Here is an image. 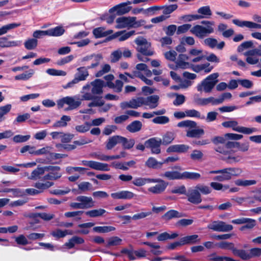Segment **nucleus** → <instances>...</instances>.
Returning <instances> with one entry per match:
<instances>
[{
    "mask_svg": "<svg viewBox=\"0 0 261 261\" xmlns=\"http://www.w3.org/2000/svg\"><path fill=\"white\" fill-rule=\"evenodd\" d=\"M51 235L57 238H61L65 237L68 234H72V231L69 230H62L61 229H57L51 233Z\"/></svg>",
    "mask_w": 261,
    "mask_h": 261,
    "instance_id": "49",
    "label": "nucleus"
},
{
    "mask_svg": "<svg viewBox=\"0 0 261 261\" xmlns=\"http://www.w3.org/2000/svg\"><path fill=\"white\" fill-rule=\"evenodd\" d=\"M246 222L244 223V225L240 228V230L243 231L246 229H251L253 228L256 225V221L255 220L246 218Z\"/></svg>",
    "mask_w": 261,
    "mask_h": 261,
    "instance_id": "58",
    "label": "nucleus"
},
{
    "mask_svg": "<svg viewBox=\"0 0 261 261\" xmlns=\"http://www.w3.org/2000/svg\"><path fill=\"white\" fill-rule=\"evenodd\" d=\"M71 120V117L69 116L63 115L60 120L56 122L53 125L54 128L63 127L67 125V122Z\"/></svg>",
    "mask_w": 261,
    "mask_h": 261,
    "instance_id": "37",
    "label": "nucleus"
},
{
    "mask_svg": "<svg viewBox=\"0 0 261 261\" xmlns=\"http://www.w3.org/2000/svg\"><path fill=\"white\" fill-rule=\"evenodd\" d=\"M189 54L190 59L194 57L191 59V61L194 63L200 62L205 57L203 50L200 49L192 48L189 50Z\"/></svg>",
    "mask_w": 261,
    "mask_h": 261,
    "instance_id": "18",
    "label": "nucleus"
},
{
    "mask_svg": "<svg viewBox=\"0 0 261 261\" xmlns=\"http://www.w3.org/2000/svg\"><path fill=\"white\" fill-rule=\"evenodd\" d=\"M232 22L239 27H246L250 29H256V22L250 21H242L238 19L232 20Z\"/></svg>",
    "mask_w": 261,
    "mask_h": 261,
    "instance_id": "29",
    "label": "nucleus"
},
{
    "mask_svg": "<svg viewBox=\"0 0 261 261\" xmlns=\"http://www.w3.org/2000/svg\"><path fill=\"white\" fill-rule=\"evenodd\" d=\"M134 34L135 31H131L128 32H118L116 33L114 36L118 37V39L119 41H123Z\"/></svg>",
    "mask_w": 261,
    "mask_h": 261,
    "instance_id": "43",
    "label": "nucleus"
},
{
    "mask_svg": "<svg viewBox=\"0 0 261 261\" xmlns=\"http://www.w3.org/2000/svg\"><path fill=\"white\" fill-rule=\"evenodd\" d=\"M84 243V240L83 238L74 236L70 239L68 242L66 243L64 246H66L69 249H71L73 248L75 244H81Z\"/></svg>",
    "mask_w": 261,
    "mask_h": 261,
    "instance_id": "35",
    "label": "nucleus"
},
{
    "mask_svg": "<svg viewBox=\"0 0 261 261\" xmlns=\"http://www.w3.org/2000/svg\"><path fill=\"white\" fill-rule=\"evenodd\" d=\"M186 116L190 117H196L200 119H205V116L201 115L200 113L196 110H188L186 111Z\"/></svg>",
    "mask_w": 261,
    "mask_h": 261,
    "instance_id": "52",
    "label": "nucleus"
},
{
    "mask_svg": "<svg viewBox=\"0 0 261 261\" xmlns=\"http://www.w3.org/2000/svg\"><path fill=\"white\" fill-rule=\"evenodd\" d=\"M21 25L20 23H12L0 28V36L6 34L9 31L14 29Z\"/></svg>",
    "mask_w": 261,
    "mask_h": 261,
    "instance_id": "42",
    "label": "nucleus"
},
{
    "mask_svg": "<svg viewBox=\"0 0 261 261\" xmlns=\"http://www.w3.org/2000/svg\"><path fill=\"white\" fill-rule=\"evenodd\" d=\"M222 125L224 127L231 128L234 131L237 132L240 126L238 125V123L234 120L223 122Z\"/></svg>",
    "mask_w": 261,
    "mask_h": 261,
    "instance_id": "53",
    "label": "nucleus"
},
{
    "mask_svg": "<svg viewBox=\"0 0 261 261\" xmlns=\"http://www.w3.org/2000/svg\"><path fill=\"white\" fill-rule=\"evenodd\" d=\"M161 144V139L157 138H150L145 142L146 147L149 148L153 154H159L161 152L160 146Z\"/></svg>",
    "mask_w": 261,
    "mask_h": 261,
    "instance_id": "13",
    "label": "nucleus"
},
{
    "mask_svg": "<svg viewBox=\"0 0 261 261\" xmlns=\"http://www.w3.org/2000/svg\"><path fill=\"white\" fill-rule=\"evenodd\" d=\"M90 127V122H86L83 124L76 125L75 127V129L79 133H84L89 131Z\"/></svg>",
    "mask_w": 261,
    "mask_h": 261,
    "instance_id": "57",
    "label": "nucleus"
},
{
    "mask_svg": "<svg viewBox=\"0 0 261 261\" xmlns=\"http://www.w3.org/2000/svg\"><path fill=\"white\" fill-rule=\"evenodd\" d=\"M94 231L98 233H107L115 230L112 226H95L93 228Z\"/></svg>",
    "mask_w": 261,
    "mask_h": 261,
    "instance_id": "48",
    "label": "nucleus"
},
{
    "mask_svg": "<svg viewBox=\"0 0 261 261\" xmlns=\"http://www.w3.org/2000/svg\"><path fill=\"white\" fill-rule=\"evenodd\" d=\"M121 137L120 136H114L110 138L106 145V148L110 150L112 149L117 144L121 143Z\"/></svg>",
    "mask_w": 261,
    "mask_h": 261,
    "instance_id": "33",
    "label": "nucleus"
},
{
    "mask_svg": "<svg viewBox=\"0 0 261 261\" xmlns=\"http://www.w3.org/2000/svg\"><path fill=\"white\" fill-rule=\"evenodd\" d=\"M178 236L177 232H172L169 233L167 232H164L159 234L157 237V240L159 241H164L167 240L174 239Z\"/></svg>",
    "mask_w": 261,
    "mask_h": 261,
    "instance_id": "36",
    "label": "nucleus"
},
{
    "mask_svg": "<svg viewBox=\"0 0 261 261\" xmlns=\"http://www.w3.org/2000/svg\"><path fill=\"white\" fill-rule=\"evenodd\" d=\"M199 15H195L193 17L195 19H199L203 18H209L212 14L210 6L200 7L197 11Z\"/></svg>",
    "mask_w": 261,
    "mask_h": 261,
    "instance_id": "23",
    "label": "nucleus"
},
{
    "mask_svg": "<svg viewBox=\"0 0 261 261\" xmlns=\"http://www.w3.org/2000/svg\"><path fill=\"white\" fill-rule=\"evenodd\" d=\"M45 168L46 171H49V173L44 176L45 180H56L62 176V174L60 172V168L59 167L49 166L45 167Z\"/></svg>",
    "mask_w": 261,
    "mask_h": 261,
    "instance_id": "16",
    "label": "nucleus"
},
{
    "mask_svg": "<svg viewBox=\"0 0 261 261\" xmlns=\"http://www.w3.org/2000/svg\"><path fill=\"white\" fill-rule=\"evenodd\" d=\"M233 253L234 255L240 257L243 259L248 260L250 259L249 253H248L244 250H239L235 248L234 250H233Z\"/></svg>",
    "mask_w": 261,
    "mask_h": 261,
    "instance_id": "60",
    "label": "nucleus"
},
{
    "mask_svg": "<svg viewBox=\"0 0 261 261\" xmlns=\"http://www.w3.org/2000/svg\"><path fill=\"white\" fill-rule=\"evenodd\" d=\"M81 164L96 170L101 171H109L110 170L109 165L108 164L95 161L82 160L81 162Z\"/></svg>",
    "mask_w": 261,
    "mask_h": 261,
    "instance_id": "9",
    "label": "nucleus"
},
{
    "mask_svg": "<svg viewBox=\"0 0 261 261\" xmlns=\"http://www.w3.org/2000/svg\"><path fill=\"white\" fill-rule=\"evenodd\" d=\"M83 211H73L68 212L64 214V216L67 218H74L75 220L81 219V215L83 214Z\"/></svg>",
    "mask_w": 261,
    "mask_h": 261,
    "instance_id": "54",
    "label": "nucleus"
},
{
    "mask_svg": "<svg viewBox=\"0 0 261 261\" xmlns=\"http://www.w3.org/2000/svg\"><path fill=\"white\" fill-rule=\"evenodd\" d=\"M150 178L137 177L134 179L133 184L136 186L140 187L150 183Z\"/></svg>",
    "mask_w": 261,
    "mask_h": 261,
    "instance_id": "55",
    "label": "nucleus"
},
{
    "mask_svg": "<svg viewBox=\"0 0 261 261\" xmlns=\"http://www.w3.org/2000/svg\"><path fill=\"white\" fill-rule=\"evenodd\" d=\"M104 82L100 79H96L94 81L84 85L81 91L82 100H90L95 99L98 95H100L103 92Z\"/></svg>",
    "mask_w": 261,
    "mask_h": 261,
    "instance_id": "1",
    "label": "nucleus"
},
{
    "mask_svg": "<svg viewBox=\"0 0 261 261\" xmlns=\"http://www.w3.org/2000/svg\"><path fill=\"white\" fill-rule=\"evenodd\" d=\"M91 157L98 159L102 161H108L110 160L120 159V155H107L99 153L98 152H93L90 154Z\"/></svg>",
    "mask_w": 261,
    "mask_h": 261,
    "instance_id": "25",
    "label": "nucleus"
},
{
    "mask_svg": "<svg viewBox=\"0 0 261 261\" xmlns=\"http://www.w3.org/2000/svg\"><path fill=\"white\" fill-rule=\"evenodd\" d=\"M181 242L183 245L194 244L197 242H199L200 239H198V236L197 234H193L191 236H188L181 238Z\"/></svg>",
    "mask_w": 261,
    "mask_h": 261,
    "instance_id": "41",
    "label": "nucleus"
},
{
    "mask_svg": "<svg viewBox=\"0 0 261 261\" xmlns=\"http://www.w3.org/2000/svg\"><path fill=\"white\" fill-rule=\"evenodd\" d=\"M88 75L89 72L88 68L85 67H81L77 68L74 78L80 82L81 81H85Z\"/></svg>",
    "mask_w": 261,
    "mask_h": 261,
    "instance_id": "26",
    "label": "nucleus"
},
{
    "mask_svg": "<svg viewBox=\"0 0 261 261\" xmlns=\"http://www.w3.org/2000/svg\"><path fill=\"white\" fill-rule=\"evenodd\" d=\"M107 212L103 208L94 209L87 211L85 214L91 218H95L102 216Z\"/></svg>",
    "mask_w": 261,
    "mask_h": 261,
    "instance_id": "40",
    "label": "nucleus"
},
{
    "mask_svg": "<svg viewBox=\"0 0 261 261\" xmlns=\"http://www.w3.org/2000/svg\"><path fill=\"white\" fill-rule=\"evenodd\" d=\"M135 42L137 45L136 47L137 51L146 56L153 55V51L149 49L150 43L145 38L142 36L138 37L135 40Z\"/></svg>",
    "mask_w": 261,
    "mask_h": 261,
    "instance_id": "8",
    "label": "nucleus"
},
{
    "mask_svg": "<svg viewBox=\"0 0 261 261\" xmlns=\"http://www.w3.org/2000/svg\"><path fill=\"white\" fill-rule=\"evenodd\" d=\"M161 176L169 180H176L182 179V173H180L178 171L175 170L167 171L165 172L163 174H161Z\"/></svg>",
    "mask_w": 261,
    "mask_h": 261,
    "instance_id": "27",
    "label": "nucleus"
},
{
    "mask_svg": "<svg viewBox=\"0 0 261 261\" xmlns=\"http://www.w3.org/2000/svg\"><path fill=\"white\" fill-rule=\"evenodd\" d=\"M201 23L205 24L206 26L204 27L200 25H196L190 30L191 32L193 34L200 39L203 38L208 35L213 33L214 31L213 27L214 25V22L202 21Z\"/></svg>",
    "mask_w": 261,
    "mask_h": 261,
    "instance_id": "3",
    "label": "nucleus"
},
{
    "mask_svg": "<svg viewBox=\"0 0 261 261\" xmlns=\"http://www.w3.org/2000/svg\"><path fill=\"white\" fill-rule=\"evenodd\" d=\"M144 97H139L133 98L128 101H124L120 103V107L122 109L127 108L137 109L143 105Z\"/></svg>",
    "mask_w": 261,
    "mask_h": 261,
    "instance_id": "15",
    "label": "nucleus"
},
{
    "mask_svg": "<svg viewBox=\"0 0 261 261\" xmlns=\"http://www.w3.org/2000/svg\"><path fill=\"white\" fill-rule=\"evenodd\" d=\"M12 106L10 104L0 107V122L5 119V116L11 110Z\"/></svg>",
    "mask_w": 261,
    "mask_h": 261,
    "instance_id": "47",
    "label": "nucleus"
},
{
    "mask_svg": "<svg viewBox=\"0 0 261 261\" xmlns=\"http://www.w3.org/2000/svg\"><path fill=\"white\" fill-rule=\"evenodd\" d=\"M122 57V53L121 52L120 48H118L111 53V61L112 62L115 63L119 61V60Z\"/></svg>",
    "mask_w": 261,
    "mask_h": 261,
    "instance_id": "64",
    "label": "nucleus"
},
{
    "mask_svg": "<svg viewBox=\"0 0 261 261\" xmlns=\"http://www.w3.org/2000/svg\"><path fill=\"white\" fill-rule=\"evenodd\" d=\"M53 185V182L50 181H45V182H37L35 184V187L38 189V190L42 192L43 190L50 187Z\"/></svg>",
    "mask_w": 261,
    "mask_h": 261,
    "instance_id": "56",
    "label": "nucleus"
},
{
    "mask_svg": "<svg viewBox=\"0 0 261 261\" xmlns=\"http://www.w3.org/2000/svg\"><path fill=\"white\" fill-rule=\"evenodd\" d=\"M122 240L118 237H113L108 239L107 247L115 246L121 244Z\"/></svg>",
    "mask_w": 261,
    "mask_h": 261,
    "instance_id": "62",
    "label": "nucleus"
},
{
    "mask_svg": "<svg viewBox=\"0 0 261 261\" xmlns=\"http://www.w3.org/2000/svg\"><path fill=\"white\" fill-rule=\"evenodd\" d=\"M183 216L182 213L174 210H171L167 212L162 217V219L165 221H169L174 218H179Z\"/></svg>",
    "mask_w": 261,
    "mask_h": 261,
    "instance_id": "30",
    "label": "nucleus"
},
{
    "mask_svg": "<svg viewBox=\"0 0 261 261\" xmlns=\"http://www.w3.org/2000/svg\"><path fill=\"white\" fill-rule=\"evenodd\" d=\"M21 44V41H9L6 37L2 38L0 40V46L3 48L19 46Z\"/></svg>",
    "mask_w": 261,
    "mask_h": 261,
    "instance_id": "28",
    "label": "nucleus"
},
{
    "mask_svg": "<svg viewBox=\"0 0 261 261\" xmlns=\"http://www.w3.org/2000/svg\"><path fill=\"white\" fill-rule=\"evenodd\" d=\"M76 200L81 202L82 208H90L94 206L95 202L91 197L79 196L76 198Z\"/></svg>",
    "mask_w": 261,
    "mask_h": 261,
    "instance_id": "19",
    "label": "nucleus"
},
{
    "mask_svg": "<svg viewBox=\"0 0 261 261\" xmlns=\"http://www.w3.org/2000/svg\"><path fill=\"white\" fill-rule=\"evenodd\" d=\"M37 40L36 39H30L25 41L24 43L25 47L29 50L36 48L37 45Z\"/></svg>",
    "mask_w": 261,
    "mask_h": 261,
    "instance_id": "63",
    "label": "nucleus"
},
{
    "mask_svg": "<svg viewBox=\"0 0 261 261\" xmlns=\"http://www.w3.org/2000/svg\"><path fill=\"white\" fill-rule=\"evenodd\" d=\"M82 100L77 96H66L57 101V105L62 108L65 105L68 106L67 110H73L77 108L82 103Z\"/></svg>",
    "mask_w": 261,
    "mask_h": 261,
    "instance_id": "7",
    "label": "nucleus"
},
{
    "mask_svg": "<svg viewBox=\"0 0 261 261\" xmlns=\"http://www.w3.org/2000/svg\"><path fill=\"white\" fill-rule=\"evenodd\" d=\"M121 144L125 149H130L135 144V140L134 139L128 140L123 137H121Z\"/></svg>",
    "mask_w": 261,
    "mask_h": 261,
    "instance_id": "61",
    "label": "nucleus"
},
{
    "mask_svg": "<svg viewBox=\"0 0 261 261\" xmlns=\"http://www.w3.org/2000/svg\"><path fill=\"white\" fill-rule=\"evenodd\" d=\"M190 148V147L185 144H176L170 146L166 150L168 153L178 152L183 153L187 152Z\"/></svg>",
    "mask_w": 261,
    "mask_h": 261,
    "instance_id": "24",
    "label": "nucleus"
},
{
    "mask_svg": "<svg viewBox=\"0 0 261 261\" xmlns=\"http://www.w3.org/2000/svg\"><path fill=\"white\" fill-rule=\"evenodd\" d=\"M162 165V162H159L152 157L149 158L145 162V166L149 168L156 169L161 168Z\"/></svg>",
    "mask_w": 261,
    "mask_h": 261,
    "instance_id": "38",
    "label": "nucleus"
},
{
    "mask_svg": "<svg viewBox=\"0 0 261 261\" xmlns=\"http://www.w3.org/2000/svg\"><path fill=\"white\" fill-rule=\"evenodd\" d=\"M48 30V36H60L64 34L65 30L62 27H56Z\"/></svg>",
    "mask_w": 261,
    "mask_h": 261,
    "instance_id": "44",
    "label": "nucleus"
},
{
    "mask_svg": "<svg viewBox=\"0 0 261 261\" xmlns=\"http://www.w3.org/2000/svg\"><path fill=\"white\" fill-rule=\"evenodd\" d=\"M112 30L106 31L103 27H99L93 30V33L96 38H101L112 34Z\"/></svg>",
    "mask_w": 261,
    "mask_h": 261,
    "instance_id": "32",
    "label": "nucleus"
},
{
    "mask_svg": "<svg viewBox=\"0 0 261 261\" xmlns=\"http://www.w3.org/2000/svg\"><path fill=\"white\" fill-rule=\"evenodd\" d=\"M256 55L261 56V50L258 49H255L246 52L245 53V55L247 56L246 61L250 64H256L259 61V59L255 56Z\"/></svg>",
    "mask_w": 261,
    "mask_h": 261,
    "instance_id": "21",
    "label": "nucleus"
},
{
    "mask_svg": "<svg viewBox=\"0 0 261 261\" xmlns=\"http://www.w3.org/2000/svg\"><path fill=\"white\" fill-rule=\"evenodd\" d=\"M111 196L115 199H130L134 198L135 194L130 191L123 190L113 193Z\"/></svg>",
    "mask_w": 261,
    "mask_h": 261,
    "instance_id": "20",
    "label": "nucleus"
},
{
    "mask_svg": "<svg viewBox=\"0 0 261 261\" xmlns=\"http://www.w3.org/2000/svg\"><path fill=\"white\" fill-rule=\"evenodd\" d=\"M136 70L135 71H139L141 73L143 71L144 74L147 76H151L152 75V72L150 70L148 69L147 66L144 63H140L137 64L136 66Z\"/></svg>",
    "mask_w": 261,
    "mask_h": 261,
    "instance_id": "46",
    "label": "nucleus"
},
{
    "mask_svg": "<svg viewBox=\"0 0 261 261\" xmlns=\"http://www.w3.org/2000/svg\"><path fill=\"white\" fill-rule=\"evenodd\" d=\"M194 101L200 106H206L210 103L212 105H219L218 98H215L212 96L207 98H199L195 95Z\"/></svg>",
    "mask_w": 261,
    "mask_h": 261,
    "instance_id": "17",
    "label": "nucleus"
},
{
    "mask_svg": "<svg viewBox=\"0 0 261 261\" xmlns=\"http://www.w3.org/2000/svg\"><path fill=\"white\" fill-rule=\"evenodd\" d=\"M201 177V175L197 172L185 171L182 173L181 179L198 180Z\"/></svg>",
    "mask_w": 261,
    "mask_h": 261,
    "instance_id": "39",
    "label": "nucleus"
},
{
    "mask_svg": "<svg viewBox=\"0 0 261 261\" xmlns=\"http://www.w3.org/2000/svg\"><path fill=\"white\" fill-rule=\"evenodd\" d=\"M45 171V167H38L32 172L31 175L28 176V178L31 180H37L40 178L41 175L44 174Z\"/></svg>",
    "mask_w": 261,
    "mask_h": 261,
    "instance_id": "31",
    "label": "nucleus"
},
{
    "mask_svg": "<svg viewBox=\"0 0 261 261\" xmlns=\"http://www.w3.org/2000/svg\"><path fill=\"white\" fill-rule=\"evenodd\" d=\"M207 228L214 231L219 232H227L233 229V226L230 224H227L224 222L215 221L208 225Z\"/></svg>",
    "mask_w": 261,
    "mask_h": 261,
    "instance_id": "14",
    "label": "nucleus"
},
{
    "mask_svg": "<svg viewBox=\"0 0 261 261\" xmlns=\"http://www.w3.org/2000/svg\"><path fill=\"white\" fill-rule=\"evenodd\" d=\"M129 76L130 78L133 79L135 77H137L140 78L142 81H143L146 84L148 85H151L153 83V81L147 79L142 73L139 71H134L133 75Z\"/></svg>",
    "mask_w": 261,
    "mask_h": 261,
    "instance_id": "51",
    "label": "nucleus"
},
{
    "mask_svg": "<svg viewBox=\"0 0 261 261\" xmlns=\"http://www.w3.org/2000/svg\"><path fill=\"white\" fill-rule=\"evenodd\" d=\"M34 73L33 69H30L29 71L20 74H18L15 76V80H28L31 78Z\"/></svg>",
    "mask_w": 261,
    "mask_h": 261,
    "instance_id": "50",
    "label": "nucleus"
},
{
    "mask_svg": "<svg viewBox=\"0 0 261 261\" xmlns=\"http://www.w3.org/2000/svg\"><path fill=\"white\" fill-rule=\"evenodd\" d=\"M175 135L172 132H167L163 136L162 140V144L164 145H167L170 144L174 139Z\"/></svg>",
    "mask_w": 261,
    "mask_h": 261,
    "instance_id": "45",
    "label": "nucleus"
},
{
    "mask_svg": "<svg viewBox=\"0 0 261 261\" xmlns=\"http://www.w3.org/2000/svg\"><path fill=\"white\" fill-rule=\"evenodd\" d=\"M158 183L154 186L149 187L148 191L154 194H159L163 193L166 189L168 183L160 178H151L150 183Z\"/></svg>",
    "mask_w": 261,
    "mask_h": 261,
    "instance_id": "10",
    "label": "nucleus"
},
{
    "mask_svg": "<svg viewBox=\"0 0 261 261\" xmlns=\"http://www.w3.org/2000/svg\"><path fill=\"white\" fill-rule=\"evenodd\" d=\"M256 184L255 180L237 179L235 181V184L238 186L247 187Z\"/></svg>",
    "mask_w": 261,
    "mask_h": 261,
    "instance_id": "59",
    "label": "nucleus"
},
{
    "mask_svg": "<svg viewBox=\"0 0 261 261\" xmlns=\"http://www.w3.org/2000/svg\"><path fill=\"white\" fill-rule=\"evenodd\" d=\"M136 20V17H121L118 18L116 20L117 24V28L121 29L129 27H137L145 23L144 20L142 19L139 21Z\"/></svg>",
    "mask_w": 261,
    "mask_h": 261,
    "instance_id": "6",
    "label": "nucleus"
},
{
    "mask_svg": "<svg viewBox=\"0 0 261 261\" xmlns=\"http://www.w3.org/2000/svg\"><path fill=\"white\" fill-rule=\"evenodd\" d=\"M132 4V2L127 1L125 2L120 3L112 7L109 10L111 13L116 12L118 15H122L128 13L132 9L129 5Z\"/></svg>",
    "mask_w": 261,
    "mask_h": 261,
    "instance_id": "12",
    "label": "nucleus"
},
{
    "mask_svg": "<svg viewBox=\"0 0 261 261\" xmlns=\"http://www.w3.org/2000/svg\"><path fill=\"white\" fill-rule=\"evenodd\" d=\"M243 172L239 167H229L220 170L210 171V174H219L214 177V180L220 182L230 180L233 177H238Z\"/></svg>",
    "mask_w": 261,
    "mask_h": 261,
    "instance_id": "2",
    "label": "nucleus"
},
{
    "mask_svg": "<svg viewBox=\"0 0 261 261\" xmlns=\"http://www.w3.org/2000/svg\"><path fill=\"white\" fill-rule=\"evenodd\" d=\"M218 73L210 74L197 85V90L200 92L203 91L205 93L211 92L218 82Z\"/></svg>",
    "mask_w": 261,
    "mask_h": 261,
    "instance_id": "4",
    "label": "nucleus"
},
{
    "mask_svg": "<svg viewBox=\"0 0 261 261\" xmlns=\"http://www.w3.org/2000/svg\"><path fill=\"white\" fill-rule=\"evenodd\" d=\"M186 196L187 200L192 204H198L202 201L200 193L196 187L189 188L186 192Z\"/></svg>",
    "mask_w": 261,
    "mask_h": 261,
    "instance_id": "11",
    "label": "nucleus"
},
{
    "mask_svg": "<svg viewBox=\"0 0 261 261\" xmlns=\"http://www.w3.org/2000/svg\"><path fill=\"white\" fill-rule=\"evenodd\" d=\"M142 123L138 120H135L128 125L126 129L130 133H136L141 129Z\"/></svg>",
    "mask_w": 261,
    "mask_h": 261,
    "instance_id": "34",
    "label": "nucleus"
},
{
    "mask_svg": "<svg viewBox=\"0 0 261 261\" xmlns=\"http://www.w3.org/2000/svg\"><path fill=\"white\" fill-rule=\"evenodd\" d=\"M196 123L191 120H184L179 122L177 126L179 127H188L190 129L187 131V136L190 138H199L204 133V130L201 128H195Z\"/></svg>",
    "mask_w": 261,
    "mask_h": 261,
    "instance_id": "5",
    "label": "nucleus"
},
{
    "mask_svg": "<svg viewBox=\"0 0 261 261\" xmlns=\"http://www.w3.org/2000/svg\"><path fill=\"white\" fill-rule=\"evenodd\" d=\"M159 97L158 95H151L147 97H144L143 105L147 106L150 109H153L158 107L159 105Z\"/></svg>",
    "mask_w": 261,
    "mask_h": 261,
    "instance_id": "22",
    "label": "nucleus"
}]
</instances>
